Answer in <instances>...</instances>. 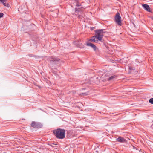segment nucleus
<instances>
[{
	"label": "nucleus",
	"instance_id": "nucleus-1",
	"mask_svg": "<svg viewBox=\"0 0 153 153\" xmlns=\"http://www.w3.org/2000/svg\"><path fill=\"white\" fill-rule=\"evenodd\" d=\"M96 34L89 40V41H93L94 42H97L98 41H100L102 42L103 41L102 40L103 36V34L105 32L102 29L98 30L95 31Z\"/></svg>",
	"mask_w": 153,
	"mask_h": 153
},
{
	"label": "nucleus",
	"instance_id": "nucleus-2",
	"mask_svg": "<svg viewBox=\"0 0 153 153\" xmlns=\"http://www.w3.org/2000/svg\"><path fill=\"white\" fill-rule=\"evenodd\" d=\"M56 137L59 139H63L65 137V131L64 129L58 128L53 131Z\"/></svg>",
	"mask_w": 153,
	"mask_h": 153
},
{
	"label": "nucleus",
	"instance_id": "nucleus-3",
	"mask_svg": "<svg viewBox=\"0 0 153 153\" xmlns=\"http://www.w3.org/2000/svg\"><path fill=\"white\" fill-rule=\"evenodd\" d=\"M115 20L116 23L119 26L122 25L121 17L120 13L118 12L115 17Z\"/></svg>",
	"mask_w": 153,
	"mask_h": 153
},
{
	"label": "nucleus",
	"instance_id": "nucleus-4",
	"mask_svg": "<svg viewBox=\"0 0 153 153\" xmlns=\"http://www.w3.org/2000/svg\"><path fill=\"white\" fill-rule=\"evenodd\" d=\"M84 8L81 7L78 8H75V12L74 13H73V15H75L76 16L77 15L79 18H81V16L80 15H79L78 13V12H82L83 11Z\"/></svg>",
	"mask_w": 153,
	"mask_h": 153
},
{
	"label": "nucleus",
	"instance_id": "nucleus-5",
	"mask_svg": "<svg viewBox=\"0 0 153 153\" xmlns=\"http://www.w3.org/2000/svg\"><path fill=\"white\" fill-rule=\"evenodd\" d=\"M48 61H49L51 63L53 62L55 64L57 63L58 62L60 61V59L56 57H49L48 59Z\"/></svg>",
	"mask_w": 153,
	"mask_h": 153
},
{
	"label": "nucleus",
	"instance_id": "nucleus-6",
	"mask_svg": "<svg viewBox=\"0 0 153 153\" xmlns=\"http://www.w3.org/2000/svg\"><path fill=\"white\" fill-rule=\"evenodd\" d=\"M31 125L33 127L38 128H41L42 126V124L40 123L36 122L35 121L32 122Z\"/></svg>",
	"mask_w": 153,
	"mask_h": 153
},
{
	"label": "nucleus",
	"instance_id": "nucleus-7",
	"mask_svg": "<svg viewBox=\"0 0 153 153\" xmlns=\"http://www.w3.org/2000/svg\"><path fill=\"white\" fill-rule=\"evenodd\" d=\"M142 7L146 10L149 12H151V9L149 5L146 4L142 5Z\"/></svg>",
	"mask_w": 153,
	"mask_h": 153
},
{
	"label": "nucleus",
	"instance_id": "nucleus-8",
	"mask_svg": "<svg viewBox=\"0 0 153 153\" xmlns=\"http://www.w3.org/2000/svg\"><path fill=\"white\" fill-rule=\"evenodd\" d=\"M86 45L88 46H91V47L93 48V49L95 51H96L97 49L96 47L94 44L91 43L90 42H88L87 43Z\"/></svg>",
	"mask_w": 153,
	"mask_h": 153
},
{
	"label": "nucleus",
	"instance_id": "nucleus-9",
	"mask_svg": "<svg viewBox=\"0 0 153 153\" xmlns=\"http://www.w3.org/2000/svg\"><path fill=\"white\" fill-rule=\"evenodd\" d=\"M0 1L2 2L3 5L6 7H8L9 6V4L7 2V0H0Z\"/></svg>",
	"mask_w": 153,
	"mask_h": 153
},
{
	"label": "nucleus",
	"instance_id": "nucleus-10",
	"mask_svg": "<svg viewBox=\"0 0 153 153\" xmlns=\"http://www.w3.org/2000/svg\"><path fill=\"white\" fill-rule=\"evenodd\" d=\"M117 140L118 142L121 143H124L126 141L125 140L124 138L121 137H119L117 139Z\"/></svg>",
	"mask_w": 153,
	"mask_h": 153
},
{
	"label": "nucleus",
	"instance_id": "nucleus-11",
	"mask_svg": "<svg viewBox=\"0 0 153 153\" xmlns=\"http://www.w3.org/2000/svg\"><path fill=\"white\" fill-rule=\"evenodd\" d=\"M116 77V76L115 75H114L110 76L108 78V80L109 81H111L112 80H114V79H115Z\"/></svg>",
	"mask_w": 153,
	"mask_h": 153
},
{
	"label": "nucleus",
	"instance_id": "nucleus-12",
	"mask_svg": "<svg viewBox=\"0 0 153 153\" xmlns=\"http://www.w3.org/2000/svg\"><path fill=\"white\" fill-rule=\"evenodd\" d=\"M24 6H22L19 7L18 10L19 11H23L24 10Z\"/></svg>",
	"mask_w": 153,
	"mask_h": 153
},
{
	"label": "nucleus",
	"instance_id": "nucleus-13",
	"mask_svg": "<svg viewBox=\"0 0 153 153\" xmlns=\"http://www.w3.org/2000/svg\"><path fill=\"white\" fill-rule=\"evenodd\" d=\"M89 92H85V93H82L81 94H83V95H89Z\"/></svg>",
	"mask_w": 153,
	"mask_h": 153
},
{
	"label": "nucleus",
	"instance_id": "nucleus-14",
	"mask_svg": "<svg viewBox=\"0 0 153 153\" xmlns=\"http://www.w3.org/2000/svg\"><path fill=\"white\" fill-rule=\"evenodd\" d=\"M149 103L152 104H153V98H151L150 99L149 101Z\"/></svg>",
	"mask_w": 153,
	"mask_h": 153
},
{
	"label": "nucleus",
	"instance_id": "nucleus-15",
	"mask_svg": "<svg viewBox=\"0 0 153 153\" xmlns=\"http://www.w3.org/2000/svg\"><path fill=\"white\" fill-rule=\"evenodd\" d=\"M4 14L3 13H0V18L1 17H2L3 16Z\"/></svg>",
	"mask_w": 153,
	"mask_h": 153
}]
</instances>
